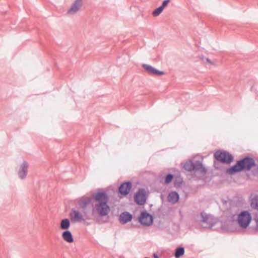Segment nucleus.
I'll return each mask as SVG.
<instances>
[{
    "label": "nucleus",
    "instance_id": "1",
    "mask_svg": "<svg viewBox=\"0 0 258 258\" xmlns=\"http://www.w3.org/2000/svg\"><path fill=\"white\" fill-rule=\"evenodd\" d=\"M92 198L98 204L95 205L97 212L100 216H105L110 212V207L107 204L108 197L105 192H98L92 195Z\"/></svg>",
    "mask_w": 258,
    "mask_h": 258
},
{
    "label": "nucleus",
    "instance_id": "2",
    "mask_svg": "<svg viewBox=\"0 0 258 258\" xmlns=\"http://www.w3.org/2000/svg\"><path fill=\"white\" fill-rule=\"evenodd\" d=\"M197 221L199 222L201 226L203 228H211L217 222V218H214L213 216L208 215L205 212H201L199 215L197 216Z\"/></svg>",
    "mask_w": 258,
    "mask_h": 258
},
{
    "label": "nucleus",
    "instance_id": "3",
    "mask_svg": "<svg viewBox=\"0 0 258 258\" xmlns=\"http://www.w3.org/2000/svg\"><path fill=\"white\" fill-rule=\"evenodd\" d=\"M251 221V216L248 211H242L237 215V223L242 228H246L249 226Z\"/></svg>",
    "mask_w": 258,
    "mask_h": 258
},
{
    "label": "nucleus",
    "instance_id": "4",
    "mask_svg": "<svg viewBox=\"0 0 258 258\" xmlns=\"http://www.w3.org/2000/svg\"><path fill=\"white\" fill-rule=\"evenodd\" d=\"M214 157L222 163L229 164L233 160L232 155L226 151H217L214 153Z\"/></svg>",
    "mask_w": 258,
    "mask_h": 258
},
{
    "label": "nucleus",
    "instance_id": "5",
    "mask_svg": "<svg viewBox=\"0 0 258 258\" xmlns=\"http://www.w3.org/2000/svg\"><path fill=\"white\" fill-rule=\"evenodd\" d=\"M138 219L141 224L145 226H150L153 223V216L146 210L141 212Z\"/></svg>",
    "mask_w": 258,
    "mask_h": 258
},
{
    "label": "nucleus",
    "instance_id": "6",
    "mask_svg": "<svg viewBox=\"0 0 258 258\" xmlns=\"http://www.w3.org/2000/svg\"><path fill=\"white\" fill-rule=\"evenodd\" d=\"M242 171H249L252 167L256 166L253 158L246 156L238 161Z\"/></svg>",
    "mask_w": 258,
    "mask_h": 258
},
{
    "label": "nucleus",
    "instance_id": "7",
    "mask_svg": "<svg viewBox=\"0 0 258 258\" xmlns=\"http://www.w3.org/2000/svg\"><path fill=\"white\" fill-rule=\"evenodd\" d=\"M147 198L146 191L144 188H139L134 196L136 203L141 206L145 204Z\"/></svg>",
    "mask_w": 258,
    "mask_h": 258
},
{
    "label": "nucleus",
    "instance_id": "8",
    "mask_svg": "<svg viewBox=\"0 0 258 258\" xmlns=\"http://www.w3.org/2000/svg\"><path fill=\"white\" fill-rule=\"evenodd\" d=\"M28 166L29 164L26 161H23L20 165L17 173L19 178L21 179H24L26 178Z\"/></svg>",
    "mask_w": 258,
    "mask_h": 258
},
{
    "label": "nucleus",
    "instance_id": "9",
    "mask_svg": "<svg viewBox=\"0 0 258 258\" xmlns=\"http://www.w3.org/2000/svg\"><path fill=\"white\" fill-rule=\"evenodd\" d=\"M83 5V0H75L70 8L68 10L67 14L70 15L76 14Z\"/></svg>",
    "mask_w": 258,
    "mask_h": 258
},
{
    "label": "nucleus",
    "instance_id": "10",
    "mask_svg": "<svg viewBox=\"0 0 258 258\" xmlns=\"http://www.w3.org/2000/svg\"><path fill=\"white\" fill-rule=\"evenodd\" d=\"M71 220L73 222L84 221L82 214L75 208H72L69 214Z\"/></svg>",
    "mask_w": 258,
    "mask_h": 258
},
{
    "label": "nucleus",
    "instance_id": "11",
    "mask_svg": "<svg viewBox=\"0 0 258 258\" xmlns=\"http://www.w3.org/2000/svg\"><path fill=\"white\" fill-rule=\"evenodd\" d=\"M132 183L130 181L122 183L118 188L119 193L124 196L128 195L132 188Z\"/></svg>",
    "mask_w": 258,
    "mask_h": 258
},
{
    "label": "nucleus",
    "instance_id": "12",
    "mask_svg": "<svg viewBox=\"0 0 258 258\" xmlns=\"http://www.w3.org/2000/svg\"><path fill=\"white\" fill-rule=\"evenodd\" d=\"M142 67L150 75L161 76L164 74V72L158 70L149 64L144 63L142 64Z\"/></svg>",
    "mask_w": 258,
    "mask_h": 258
},
{
    "label": "nucleus",
    "instance_id": "13",
    "mask_svg": "<svg viewBox=\"0 0 258 258\" xmlns=\"http://www.w3.org/2000/svg\"><path fill=\"white\" fill-rule=\"evenodd\" d=\"M133 215L128 212L121 213L119 217V221L122 224H125L132 220Z\"/></svg>",
    "mask_w": 258,
    "mask_h": 258
},
{
    "label": "nucleus",
    "instance_id": "14",
    "mask_svg": "<svg viewBox=\"0 0 258 258\" xmlns=\"http://www.w3.org/2000/svg\"><path fill=\"white\" fill-rule=\"evenodd\" d=\"M193 170L199 171L204 174L207 172L206 169L203 166L202 162L199 161H194Z\"/></svg>",
    "mask_w": 258,
    "mask_h": 258
},
{
    "label": "nucleus",
    "instance_id": "15",
    "mask_svg": "<svg viewBox=\"0 0 258 258\" xmlns=\"http://www.w3.org/2000/svg\"><path fill=\"white\" fill-rule=\"evenodd\" d=\"M91 199L90 198H84V197H82L76 200L77 204L83 209H84L86 206L91 203Z\"/></svg>",
    "mask_w": 258,
    "mask_h": 258
},
{
    "label": "nucleus",
    "instance_id": "16",
    "mask_svg": "<svg viewBox=\"0 0 258 258\" xmlns=\"http://www.w3.org/2000/svg\"><path fill=\"white\" fill-rule=\"evenodd\" d=\"M241 171V168L238 161H237L235 164L227 169L226 173L232 175Z\"/></svg>",
    "mask_w": 258,
    "mask_h": 258
},
{
    "label": "nucleus",
    "instance_id": "17",
    "mask_svg": "<svg viewBox=\"0 0 258 258\" xmlns=\"http://www.w3.org/2000/svg\"><path fill=\"white\" fill-rule=\"evenodd\" d=\"M62 238L68 243H72L74 241V238L71 232L69 230H64L62 233Z\"/></svg>",
    "mask_w": 258,
    "mask_h": 258
},
{
    "label": "nucleus",
    "instance_id": "18",
    "mask_svg": "<svg viewBox=\"0 0 258 258\" xmlns=\"http://www.w3.org/2000/svg\"><path fill=\"white\" fill-rule=\"evenodd\" d=\"M179 199V196L176 191H172L170 192L168 197V201L174 204L177 202Z\"/></svg>",
    "mask_w": 258,
    "mask_h": 258
},
{
    "label": "nucleus",
    "instance_id": "19",
    "mask_svg": "<svg viewBox=\"0 0 258 258\" xmlns=\"http://www.w3.org/2000/svg\"><path fill=\"white\" fill-rule=\"evenodd\" d=\"M71 225L70 221L68 218L62 219L60 223V228L61 229L68 230Z\"/></svg>",
    "mask_w": 258,
    "mask_h": 258
},
{
    "label": "nucleus",
    "instance_id": "20",
    "mask_svg": "<svg viewBox=\"0 0 258 258\" xmlns=\"http://www.w3.org/2000/svg\"><path fill=\"white\" fill-rule=\"evenodd\" d=\"M194 161L190 160L189 161L186 162L183 165L184 169L188 171L193 170Z\"/></svg>",
    "mask_w": 258,
    "mask_h": 258
},
{
    "label": "nucleus",
    "instance_id": "21",
    "mask_svg": "<svg viewBox=\"0 0 258 258\" xmlns=\"http://www.w3.org/2000/svg\"><path fill=\"white\" fill-rule=\"evenodd\" d=\"M184 253V248L183 247H178L175 249L174 256L176 258H179Z\"/></svg>",
    "mask_w": 258,
    "mask_h": 258
},
{
    "label": "nucleus",
    "instance_id": "22",
    "mask_svg": "<svg viewBox=\"0 0 258 258\" xmlns=\"http://www.w3.org/2000/svg\"><path fill=\"white\" fill-rule=\"evenodd\" d=\"M251 207L258 210V195H255L251 200Z\"/></svg>",
    "mask_w": 258,
    "mask_h": 258
},
{
    "label": "nucleus",
    "instance_id": "23",
    "mask_svg": "<svg viewBox=\"0 0 258 258\" xmlns=\"http://www.w3.org/2000/svg\"><path fill=\"white\" fill-rule=\"evenodd\" d=\"M173 177H174V176L172 174H171V173L167 174L165 176V181H164L165 183L167 184H169L173 180Z\"/></svg>",
    "mask_w": 258,
    "mask_h": 258
},
{
    "label": "nucleus",
    "instance_id": "24",
    "mask_svg": "<svg viewBox=\"0 0 258 258\" xmlns=\"http://www.w3.org/2000/svg\"><path fill=\"white\" fill-rule=\"evenodd\" d=\"M163 11V8L160 6L153 11L152 12V15L154 17L158 16Z\"/></svg>",
    "mask_w": 258,
    "mask_h": 258
},
{
    "label": "nucleus",
    "instance_id": "25",
    "mask_svg": "<svg viewBox=\"0 0 258 258\" xmlns=\"http://www.w3.org/2000/svg\"><path fill=\"white\" fill-rule=\"evenodd\" d=\"M170 2V0H164L162 4V5L160 6L164 10V9L167 6V5Z\"/></svg>",
    "mask_w": 258,
    "mask_h": 258
},
{
    "label": "nucleus",
    "instance_id": "26",
    "mask_svg": "<svg viewBox=\"0 0 258 258\" xmlns=\"http://www.w3.org/2000/svg\"><path fill=\"white\" fill-rule=\"evenodd\" d=\"M206 60H207V61L208 62H209V63H210V64H213V62L211 61V60L209 58H206Z\"/></svg>",
    "mask_w": 258,
    "mask_h": 258
},
{
    "label": "nucleus",
    "instance_id": "27",
    "mask_svg": "<svg viewBox=\"0 0 258 258\" xmlns=\"http://www.w3.org/2000/svg\"><path fill=\"white\" fill-rule=\"evenodd\" d=\"M153 255H154V257L155 258H158L159 257L158 255L156 253H154Z\"/></svg>",
    "mask_w": 258,
    "mask_h": 258
}]
</instances>
